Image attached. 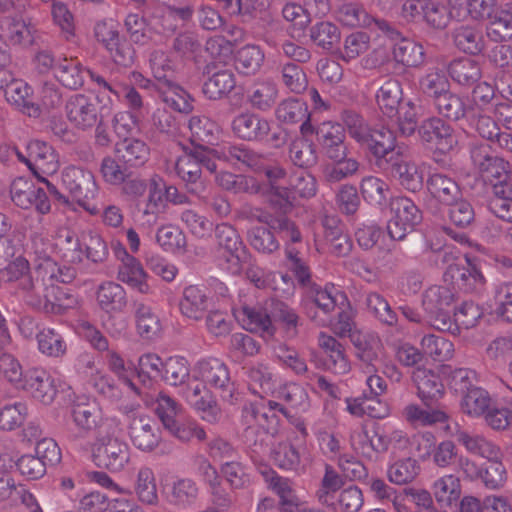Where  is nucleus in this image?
<instances>
[{
  "label": "nucleus",
  "mask_w": 512,
  "mask_h": 512,
  "mask_svg": "<svg viewBox=\"0 0 512 512\" xmlns=\"http://www.w3.org/2000/svg\"><path fill=\"white\" fill-rule=\"evenodd\" d=\"M249 390L260 398L266 397L274 389L273 375L269 368L261 363L244 367Z\"/></svg>",
  "instance_id": "46"
},
{
  "label": "nucleus",
  "mask_w": 512,
  "mask_h": 512,
  "mask_svg": "<svg viewBox=\"0 0 512 512\" xmlns=\"http://www.w3.org/2000/svg\"><path fill=\"white\" fill-rule=\"evenodd\" d=\"M455 294L446 286H431L422 295V306L427 322L431 327L442 332L458 333V326L453 321Z\"/></svg>",
  "instance_id": "1"
},
{
  "label": "nucleus",
  "mask_w": 512,
  "mask_h": 512,
  "mask_svg": "<svg viewBox=\"0 0 512 512\" xmlns=\"http://www.w3.org/2000/svg\"><path fill=\"white\" fill-rule=\"evenodd\" d=\"M232 311L234 317L244 329L268 337H272L275 334L276 329L271 317L261 306L244 304L233 307Z\"/></svg>",
  "instance_id": "19"
},
{
  "label": "nucleus",
  "mask_w": 512,
  "mask_h": 512,
  "mask_svg": "<svg viewBox=\"0 0 512 512\" xmlns=\"http://www.w3.org/2000/svg\"><path fill=\"white\" fill-rule=\"evenodd\" d=\"M321 152L331 161L344 160L347 156L345 128L335 122L325 121L314 127Z\"/></svg>",
  "instance_id": "12"
},
{
  "label": "nucleus",
  "mask_w": 512,
  "mask_h": 512,
  "mask_svg": "<svg viewBox=\"0 0 512 512\" xmlns=\"http://www.w3.org/2000/svg\"><path fill=\"white\" fill-rule=\"evenodd\" d=\"M456 440L465 447V449L473 454L491 460L500 458V449L484 436L469 433L465 430H458L455 434Z\"/></svg>",
  "instance_id": "36"
},
{
  "label": "nucleus",
  "mask_w": 512,
  "mask_h": 512,
  "mask_svg": "<svg viewBox=\"0 0 512 512\" xmlns=\"http://www.w3.org/2000/svg\"><path fill=\"white\" fill-rule=\"evenodd\" d=\"M190 377V367L186 358L172 356L164 361L161 379L167 384L178 386L185 384Z\"/></svg>",
  "instance_id": "60"
},
{
  "label": "nucleus",
  "mask_w": 512,
  "mask_h": 512,
  "mask_svg": "<svg viewBox=\"0 0 512 512\" xmlns=\"http://www.w3.org/2000/svg\"><path fill=\"white\" fill-rule=\"evenodd\" d=\"M274 0H236V10L238 14L246 15L252 12L263 13L261 24L263 31H257V34L270 46H276L274 33L280 29V23L274 19L269 10Z\"/></svg>",
  "instance_id": "17"
},
{
  "label": "nucleus",
  "mask_w": 512,
  "mask_h": 512,
  "mask_svg": "<svg viewBox=\"0 0 512 512\" xmlns=\"http://www.w3.org/2000/svg\"><path fill=\"white\" fill-rule=\"evenodd\" d=\"M309 36L314 44L327 51L338 49L341 40L340 29L330 21H320L312 25Z\"/></svg>",
  "instance_id": "48"
},
{
  "label": "nucleus",
  "mask_w": 512,
  "mask_h": 512,
  "mask_svg": "<svg viewBox=\"0 0 512 512\" xmlns=\"http://www.w3.org/2000/svg\"><path fill=\"white\" fill-rule=\"evenodd\" d=\"M85 247L86 258L94 263L103 262L108 255L106 242L100 235L91 232L82 235V243L76 237L66 235V260L78 265L83 260V248Z\"/></svg>",
  "instance_id": "11"
},
{
  "label": "nucleus",
  "mask_w": 512,
  "mask_h": 512,
  "mask_svg": "<svg viewBox=\"0 0 512 512\" xmlns=\"http://www.w3.org/2000/svg\"><path fill=\"white\" fill-rule=\"evenodd\" d=\"M433 493L436 501L443 506H451L461 494L460 479L453 475H445L433 484Z\"/></svg>",
  "instance_id": "59"
},
{
  "label": "nucleus",
  "mask_w": 512,
  "mask_h": 512,
  "mask_svg": "<svg viewBox=\"0 0 512 512\" xmlns=\"http://www.w3.org/2000/svg\"><path fill=\"white\" fill-rule=\"evenodd\" d=\"M221 154L224 160L232 164L241 163L256 172L262 170L263 163L266 161V158L262 154L257 153L243 144L224 146Z\"/></svg>",
  "instance_id": "45"
},
{
  "label": "nucleus",
  "mask_w": 512,
  "mask_h": 512,
  "mask_svg": "<svg viewBox=\"0 0 512 512\" xmlns=\"http://www.w3.org/2000/svg\"><path fill=\"white\" fill-rule=\"evenodd\" d=\"M66 189L71 198L91 215L98 214L99 210L90 203L97 194V185L93 174L81 167H66Z\"/></svg>",
  "instance_id": "8"
},
{
  "label": "nucleus",
  "mask_w": 512,
  "mask_h": 512,
  "mask_svg": "<svg viewBox=\"0 0 512 512\" xmlns=\"http://www.w3.org/2000/svg\"><path fill=\"white\" fill-rule=\"evenodd\" d=\"M210 303L208 289L203 285H189L183 289L179 309L183 316L201 320Z\"/></svg>",
  "instance_id": "24"
},
{
  "label": "nucleus",
  "mask_w": 512,
  "mask_h": 512,
  "mask_svg": "<svg viewBox=\"0 0 512 512\" xmlns=\"http://www.w3.org/2000/svg\"><path fill=\"white\" fill-rule=\"evenodd\" d=\"M264 478L268 488L279 497L280 512H294L297 499L290 479L280 476L273 470L264 473Z\"/></svg>",
  "instance_id": "37"
},
{
  "label": "nucleus",
  "mask_w": 512,
  "mask_h": 512,
  "mask_svg": "<svg viewBox=\"0 0 512 512\" xmlns=\"http://www.w3.org/2000/svg\"><path fill=\"white\" fill-rule=\"evenodd\" d=\"M289 156L293 164L300 168H310L318 161L315 144L307 136L297 138L291 143Z\"/></svg>",
  "instance_id": "58"
},
{
  "label": "nucleus",
  "mask_w": 512,
  "mask_h": 512,
  "mask_svg": "<svg viewBox=\"0 0 512 512\" xmlns=\"http://www.w3.org/2000/svg\"><path fill=\"white\" fill-rule=\"evenodd\" d=\"M393 58L406 67H419L425 62L422 44L403 38L393 47Z\"/></svg>",
  "instance_id": "52"
},
{
  "label": "nucleus",
  "mask_w": 512,
  "mask_h": 512,
  "mask_svg": "<svg viewBox=\"0 0 512 512\" xmlns=\"http://www.w3.org/2000/svg\"><path fill=\"white\" fill-rule=\"evenodd\" d=\"M344 484V477L340 475L332 465L325 464L323 477L315 492L317 501L324 506L332 500Z\"/></svg>",
  "instance_id": "57"
},
{
  "label": "nucleus",
  "mask_w": 512,
  "mask_h": 512,
  "mask_svg": "<svg viewBox=\"0 0 512 512\" xmlns=\"http://www.w3.org/2000/svg\"><path fill=\"white\" fill-rule=\"evenodd\" d=\"M161 100L171 109L180 113H189L193 105L188 93L175 80L157 86Z\"/></svg>",
  "instance_id": "43"
},
{
  "label": "nucleus",
  "mask_w": 512,
  "mask_h": 512,
  "mask_svg": "<svg viewBox=\"0 0 512 512\" xmlns=\"http://www.w3.org/2000/svg\"><path fill=\"white\" fill-rule=\"evenodd\" d=\"M148 64L158 85L175 80L177 62L171 52L163 49H153L149 53Z\"/></svg>",
  "instance_id": "33"
},
{
  "label": "nucleus",
  "mask_w": 512,
  "mask_h": 512,
  "mask_svg": "<svg viewBox=\"0 0 512 512\" xmlns=\"http://www.w3.org/2000/svg\"><path fill=\"white\" fill-rule=\"evenodd\" d=\"M412 382L417 389V396L427 407L444 396L445 387L441 377L431 369L417 367L412 373Z\"/></svg>",
  "instance_id": "18"
},
{
  "label": "nucleus",
  "mask_w": 512,
  "mask_h": 512,
  "mask_svg": "<svg viewBox=\"0 0 512 512\" xmlns=\"http://www.w3.org/2000/svg\"><path fill=\"white\" fill-rule=\"evenodd\" d=\"M97 304L106 313L122 312L127 306L125 289L118 283L106 281L96 291Z\"/></svg>",
  "instance_id": "31"
},
{
  "label": "nucleus",
  "mask_w": 512,
  "mask_h": 512,
  "mask_svg": "<svg viewBox=\"0 0 512 512\" xmlns=\"http://www.w3.org/2000/svg\"><path fill=\"white\" fill-rule=\"evenodd\" d=\"M199 489L196 482L190 478H180L172 483L169 501L179 508L191 507L197 500Z\"/></svg>",
  "instance_id": "56"
},
{
  "label": "nucleus",
  "mask_w": 512,
  "mask_h": 512,
  "mask_svg": "<svg viewBox=\"0 0 512 512\" xmlns=\"http://www.w3.org/2000/svg\"><path fill=\"white\" fill-rule=\"evenodd\" d=\"M146 277L141 263L135 257L128 258V261L121 263L118 268V280L143 294L149 292Z\"/></svg>",
  "instance_id": "51"
},
{
  "label": "nucleus",
  "mask_w": 512,
  "mask_h": 512,
  "mask_svg": "<svg viewBox=\"0 0 512 512\" xmlns=\"http://www.w3.org/2000/svg\"><path fill=\"white\" fill-rule=\"evenodd\" d=\"M134 315L139 335L145 339H152L161 331L159 317L152 307L142 301H134Z\"/></svg>",
  "instance_id": "42"
},
{
  "label": "nucleus",
  "mask_w": 512,
  "mask_h": 512,
  "mask_svg": "<svg viewBox=\"0 0 512 512\" xmlns=\"http://www.w3.org/2000/svg\"><path fill=\"white\" fill-rule=\"evenodd\" d=\"M0 271L1 280L4 283H17V287L28 305L38 306L40 304V299L36 296L35 284L30 274L29 262L25 258H16Z\"/></svg>",
  "instance_id": "14"
},
{
  "label": "nucleus",
  "mask_w": 512,
  "mask_h": 512,
  "mask_svg": "<svg viewBox=\"0 0 512 512\" xmlns=\"http://www.w3.org/2000/svg\"><path fill=\"white\" fill-rule=\"evenodd\" d=\"M20 388L28 391L33 398L44 404L52 403L57 394L54 381L50 376L45 371L36 368L26 372Z\"/></svg>",
  "instance_id": "26"
},
{
  "label": "nucleus",
  "mask_w": 512,
  "mask_h": 512,
  "mask_svg": "<svg viewBox=\"0 0 512 512\" xmlns=\"http://www.w3.org/2000/svg\"><path fill=\"white\" fill-rule=\"evenodd\" d=\"M231 128L234 135L241 140L261 142L270 132V122L259 114L246 111L233 118Z\"/></svg>",
  "instance_id": "16"
},
{
  "label": "nucleus",
  "mask_w": 512,
  "mask_h": 512,
  "mask_svg": "<svg viewBox=\"0 0 512 512\" xmlns=\"http://www.w3.org/2000/svg\"><path fill=\"white\" fill-rule=\"evenodd\" d=\"M264 61V53L259 46L245 45L235 56L236 69L245 75L255 74Z\"/></svg>",
  "instance_id": "62"
},
{
  "label": "nucleus",
  "mask_w": 512,
  "mask_h": 512,
  "mask_svg": "<svg viewBox=\"0 0 512 512\" xmlns=\"http://www.w3.org/2000/svg\"><path fill=\"white\" fill-rule=\"evenodd\" d=\"M71 416L81 437L96 429L100 418L97 407L88 402H74Z\"/></svg>",
  "instance_id": "53"
},
{
  "label": "nucleus",
  "mask_w": 512,
  "mask_h": 512,
  "mask_svg": "<svg viewBox=\"0 0 512 512\" xmlns=\"http://www.w3.org/2000/svg\"><path fill=\"white\" fill-rule=\"evenodd\" d=\"M417 133L422 144L434 149L433 159L436 163L441 162L438 155L449 153L457 144L453 127L438 116L424 119L419 124Z\"/></svg>",
  "instance_id": "4"
},
{
  "label": "nucleus",
  "mask_w": 512,
  "mask_h": 512,
  "mask_svg": "<svg viewBox=\"0 0 512 512\" xmlns=\"http://www.w3.org/2000/svg\"><path fill=\"white\" fill-rule=\"evenodd\" d=\"M392 218L388 221L387 232L391 239L401 241L412 232L422 220V213L408 197L399 196L390 201Z\"/></svg>",
  "instance_id": "5"
},
{
  "label": "nucleus",
  "mask_w": 512,
  "mask_h": 512,
  "mask_svg": "<svg viewBox=\"0 0 512 512\" xmlns=\"http://www.w3.org/2000/svg\"><path fill=\"white\" fill-rule=\"evenodd\" d=\"M276 119L284 124L301 123L302 136L313 135L314 126L310 122L307 104L297 98H288L281 101L275 109Z\"/></svg>",
  "instance_id": "22"
},
{
  "label": "nucleus",
  "mask_w": 512,
  "mask_h": 512,
  "mask_svg": "<svg viewBox=\"0 0 512 512\" xmlns=\"http://www.w3.org/2000/svg\"><path fill=\"white\" fill-rule=\"evenodd\" d=\"M489 210L499 219L512 223V186H497Z\"/></svg>",
  "instance_id": "64"
},
{
  "label": "nucleus",
  "mask_w": 512,
  "mask_h": 512,
  "mask_svg": "<svg viewBox=\"0 0 512 512\" xmlns=\"http://www.w3.org/2000/svg\"><path fill=\"white\" fill-rule=\"evenodd\" d=\"M26 149L32 159L35 177H39V174L51 175L58 170V156L47 143L34 140L28 143Z\"/></svg>",
  "instance_id": "27"
},
{
  "label": "nucleus",
  "mask_w": 512,
  "mask_h": 512,
  "mask_svg": "<svg viewBox=\"0 0 512 512\" xmlns=\"http://www.w3.org/2000/svg\"><path fill=\"white\" fill-rule=\"evenodd\" d=\"M318 345L330 357L336 373L345 374L350 370L344 346L333 336L320 332Z\"/></svg>",
  "instance_id": "55"
},
{
  "label": "nucleus",
  "mask_w": 512,
  "mask_h": 512,
  "mask_svg": "<svg viewBox=\"0 0 512 512\" xmlns=\"http://www.w3.org/2000/svg\"><path fill=\"white\" fill-rule=\"evenodd\" d=\"M397 180L400 186L407 191L416 193L423 187V173L418 165L405 156L401 151L389 157L386 166L380 167Z\"/></svg>",
  "instance_id": "13"
},
{
  "label": "nucleus",
  "mask_w": 512,
  "mask_h": 512,
  "mask_svg": "<svg viewBox=\"0 0 512 512\" xmlns=\"http://www.w3.org/2000/svg\"><path fill=\"white\" fill-rule=\"evenodd\" d=\"M236 86L235 74L228 69L214 72L203 84L202 92L209 100L228 96Z\"/></svg>",
  "instance_id": "40"
},
{
  "label": "nucleus",
  "mask_w": 512,
  "mask_h": 512,
  "mask_svg": "<svg viewBox=\"0 0 512 512\" xmlns=\"http://www.w3.org/2000/svg\"><path fill=\"white\" fill-rule=\"evenodd\" d=\"M214 233L217 247L221 251L218 257L219 266L232 275H239L246 247L238 231L228 223H220L216 225Z\"/></svg>",
  "instance_id": "3"
},
{
  "label": "nucleus",
  "mask_w": 512,
  "mask_h": 512,
  "mask_svg": "<svg viewBox=\"0 0 512 512\" xmlns=\"http://www.w3.org/2000/svg\"><path fill=\"white\" fill-rule=\"evenodd\" d=\"M278 98L277 85L271 80L254 83L247 92V102L255 110L266 112L272 109Z\"/></svg>",
  "instance_id": "38"
},
{
  "label": "nucleus",
  "mask_w": 512,
  "mask_h": 512,
  "mask_svg": "<svg viewBox=\"0 0 512 512\" xmlns=\"http://www.w3.org/2000/svg\"><path fill=\"white\" fill-rule=\"evenodd\" d=\"M447 72L454 82L464 87L473 86L482 77L480 63L468 57L452 60L447 67Z\"/></svg>",
  "instance_id": "32"
},
{
  "label": "nucleus",
  "mask_w": 512,
  "mask_h": 512,
  "mask_svg": "<svg viewBox=\"0 0 512 512\" xmlns=\"http://www.w3.org/2000/svg\"><path fill=\"white\" fill-rule=\"evenodd\" d=\"M175 170L185 183L189 193L199 195L204 191V185L201 181L202 171L191 156L188 148L186 149V154L177 160Z\"/></svg>",
  "instance_id": "39"
},
{
  "label": "nucleus",
  "mask_w": 512,
  "mask_h": 512,
  "mask_svg": "<svg viewBox=\"0 0 512 512\" xmlns=\"http://www.w3.org/2000/svg\"><path fill=\"white\" fill-rule=\"evenodd\" d=\"M359 144L367 147L368 151L374 157L375 165L378 168L386 166L389 157L400 151L396 149L395 133L384 126L379 128L370 127L365 139L361 140Z\"/></svg>",
  "instance_id": "15"
},
{
  "label": "nucleus",
  "mask_w": 512,
  "mask_h": 512,
  "mask_svg": "<svg viewBox=\"0 0 512 512\" xmlns=\"http://www.w3.org/2000/svg\"><path fill=\"white\" fill-rule=\"evenodd\" d=\"M426 188L435 205H451L462 197L461 189L455 179L441 172L429 173Z\"/></svg>",
  "instance_id": "21"
},
{
  "label": "nucleus",
  "mask_w": 512,
  "mask_h": 512,
  "mask_svg": "<svg viewBox=\"0 0 512 512\" xmlns=\"http://www.w3.org/2000/svg\"><path fill=\"white\" fill-rule=\"evenodd\" d=\"M305 300L307 304L314 305L324 314H330L336 307L348 304L346 294L338 289L334 284H326L324 287L312 283L306 288Z\"/></svg>",
  "instance_id": "20"
},
{
  "label": "nucleus",
  "mask_w": 512,
  "mask_h": 512,
  "mask_svg": "<svg viewBox=\"0 0 512 512\" xmlns=\"http://www.w3.org/2000/svg\"><path fill=\"white\" fill-rule=\"evenodd\" d=\"M247 238L252 248L263 254H272L280 248L279 241L269 227H252L247 232Z\"/></svg>",
  "instance_id": "63"
},
{
  "label": "nucleus",
  "mask_w": 512,
  "mask_h": 512,
  "mask_svg": "<svg viewBox=\"0 0 512 512\" xmlns=\"http://www.w3.org/2000/svg\"><path fill=\"white\" fill-rule=\"evenodd\" d=\"M116 157L124 166L130 168L142 167L149 159L150 149L140 139L125 138L115 146Z\"/></svg>",
  "instance_id": "28"
},
{
  "label": "nucleus",
  "mask_w": 512,
  "mask_h": 512,
  "mask_svg": "<svg viewBox=\"0 0 512 512\" xmlns=\"http://www.w3.org/2000/svg\"><path fill=\"white\" fill-rule=\"evenodd\" d=\"M31 88L24 82L12 80L5 88V97L8 102L17 106L30 117H37L39 107L30 99Z\"/></svg>",
  "instance_id": "47"
},
{
  "label": "nucleus",
  "mask_w": 512,
  "mask_h": 512,
  "mask_svg": "<svg viewBox=\"0 0 512 512\" xmlns=\"http://www.w3.org/2000/svg\"><path fill=\"white\" fill-rule=\"evenodd\" d=\"M445 280H450L460 290L471 293L482 286L484 277L481 272L468 261L466 265H449L445 274Z\"/></svg>",
  "instance_id": "30"
},
{
  "label": "nucleus",
  "mask_w": 512,
  "mask_h": 512,
  "mask_svg": "<svg viewBox=\"0 0 512 512\" xmlns=\"http://www.w3.org/2000/svg\"><path fill=\"white\" fill-rule=\"evenodd\" d=\"M92 457L99 468L120 472L129 464L131 451L125 440L118 437H105L95 444Z\"/></svg>",
  "instance_id": "6"
},
{
  "label": "nucleus",
  "mask_w": 512,
  "mask_h": 512,
  "mask_svg": "<svg viewBox=\"0 0 512 512\" xmlns=\"http://www.w3.org/2000/svg\"><path fill=\"white\" fill-rule=\"evenodd\" d=\"M285 266L296 279L298 285L306 288L312 281V272L307 261L303 258L300 250L292 245L284 247Z\"/></svg>",
  "instance_id": "44"
},
{
  "label": "nucleus",
  "mask_w": 512,
  "mask_h": 512,
  "mask_svg": "<svg viewBox=\"0 0 512 512\" xmlns=\"http://www.w3.org/2000/svg\"><path fill=\"white\" fill-rule=\"evenodd\" d=\"M189 129L192 146H209L218 140L219 126L207 116H192Z\"/></svg>",
  "instance_id": "41"
},
{
  "label": "nucleus",
  "mask_w": 512,
  "mask_h": 512,
  "mask_svg": "<svg viewBox=\"0 0 512 512\" xmlns=\"http://www.w3.org/2000/svg\"><path fill=\"white\" fill-rule=\"evenodd\" d=\"M99 114L97 97L75 93L66 100V117L75 128L91 129L98 123Z\"/></svg>",
  "instance_id": "10"
},
{
  "label": "nucleus",
  "mask_w": 512,
  "mask_h": 512,
  "mask_svg": "<svg viewBox=\"0 0 512 512\" xmlns=\"http://www.w3.org/2000/svg\"><path fill=\"white\" fill-rule=\"evenodd\" d=\"M198 371L204 383L221 391V397L229 404L238 401L239 394L231 381L227 365L218 358H207L198 362Z\"/></svg>",
  "instance_id": "9"
},
{
  "label": "nucleus",
  "mask_w": 512,
  "mask_h": 512,
  "mask_svg": "<svg viewBox=\"0 0 512 512\" xmlns=\"http://www.w3.org/2000/svg\"><path fill=\"white\" fill-rule=\"evenodd\" d=\"M363 199L370 205L383 208L387 205L390 193L389 184L376 176H366L360 183Z\"/></svg>",
  "instance_id": "49"
},
{
  "label": "nucleus",
  "mask_w": 512,
  "mask_h": 512,
  "mask_svg": "<svg viewBox=\"0 0 512 512\" xmlns=\"http://www.w3.org/2000/svg\"><path fill=\"white\" fill-rule=\"evenodd\" d=\"M454 45L462 52L470 55L482 53L485 38L481 28L471 25H461L452 32Z\"/></svg>",
  "instance_id": "34"
},
{
  "label": "nucleus",
  "mask_w": 512,
  "mask_h": 512,
  "mask_svg": "<svg viewBox=\"0 0 512 512\" xmlns=\"http://www.w3.org/2000/svg\"><path fill=\"white\" fill-rule=\"evenodd\" d=\"M134 490L140 502L147 505L158 504L156 479L151 468L143 466L137 471Z\"/></svg>",
  "instance_id": "54"
},
{
  "label": "nucleus",
  "mask_w": 512,
  "mask_h": 512,
  "mask_svg": "<svg viewBox=\"0 0 512 512\" xmlns=\"http://www.w3.org/2000/svg\"><path fill=\"white\" fill-rule=\"evenodd\" d=\"M376 103L380 111L388 118L396 117L403 103V88L395 77L386 79L376 91Z\"/></svg>",
  "instance_id": "25"
},
{
  "label": "nucleus",
  "mask_w": 512,
  "mask_h": 512,
  "mask_svg": "<svg viewBox=\"0 0 512 512\" xmlns=\"http://www.w3.org/2000/svg\"><path fill=\"white\" fill-rule=\"evenodd\" d=\"M129 436L133 445L144 452L154 450L160 442L159 428L148 416H134L129 424Z\"/></svg>",
  "instance_id": "23"
},
{
  "label": "nucleus",
  "mask_w": 512,
  "mask_h": 512,
  "mask_svg": "<svg viewBox=\"0 0 512 512\" xmlns=\"http://www.w3.org/2000/svg\"><path fill=\"white\" fill-rule=\"evenodd\" d=\"M490 20V33L498 37L500 41L512 38V1L494 9Z\"/></svg>",
  "instance_id": "61"
},
{
  "label": "nucleus",
  "mask_w": 512,
  "mask_h": 512,
  "mask_svg": "<svg viewBox=\"0 0 512 512\" xmlns=\"http://www.w3.org/2000/svg\"><path fill=\"white\" fill-rule=\"evenodd\" d=\"M423 449L420 455L422 458L430 456L433 453V460L439 467H448L456 456L455 444L450 441H442L437 446L435 437L432 433L426 432L419 436L418 450Z\"/></svg>",
  "instance_id": "29"
},
{
  "label": "nucleus",
  "mask_w": 512,
  "mask_h": 512,
  "mask_svg": "<svg viewBox=\"0 0 512 512\" xmlns=\"http://www.w3.org/2000/svg\"><path fill=\"white\" fill-rule=\"evenodd\" d=\"M433 106L440 118L455 122L466 119L473 107L468 105L463 97L451 91L433 102Z\"/></svg>",
  "instance_id": "35"
},
{
  "label": "nucleus",
  "mask_w": 512,
  "mask_h": 512,
  "mask_svg": "<svg viewBox=\"0 0 512 512\" xmlns=\"http://www.w3.org/2000/svg\"><path fill=\"white\" fill-rule=\"evenodd\" d=\"M363 504L362 490L352 485L340 490L324 507L333 512H359Z\"/></svg>",
  "instance_id": "50"
},
{
  "label": "nucleus",
  "mask_w": 512,
  "mask_h": 512,
  "mask_svg": "<svg viewBox=\"0 0 512 512\" xmlns=\"http://www.w3.org/2000/svg\"><path fill=\"white\" fill-rule=\"evenodd\" d=\"M42 275L45 285V303L43 309L47 314L62 315L64 306V291L62 284L64 283L62 267L50 258L44 259L37 267Z\"/></svg>",
  "instance_id": "7"
},
{
  "label": "nucleus",
  "mask_w": 512,
  "mask_h": 512,
  "mask_svg": "<svg viewBox=\"0 0 512 512\" xmlns=\"http://www.w3.org/2000/svg\"><path fill=\"white\" fill-rule=\"evenodd\" d=\"M155 412L163 427L172 436L182 442H188L192 438L203 441L206 433L203 428L191 419H185L182 415V408L175 399L165 393H160L156 399Z\"/></svg>",
  "instance_id": "2"
}]
</instances>
